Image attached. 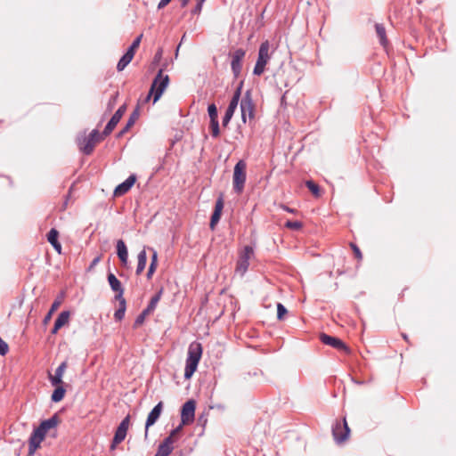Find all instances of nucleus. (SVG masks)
Returning <instances> with one entry per match:
<instances>
[{
	"label": "nucleus",
	"mask_w": 456,
	"mask_h": 456,
	"mask_svg": "<svg viewBox=\"0 0 456 456\" xmlns=\"http://www.w3.org/2000/svg\"><path fill=\"white\" fill-rule=\"evenodd\" d=\"M161 55V52H159L158 54H155V57H159Z\"/></svg>",
	"instance_id": "55"
},
{
	"label": "nucleus",
	"mask_w": 456,
	"mask_h": 456,
	"mask_svg": "<svg viewBox=\"0 0 456 456\" xmlns=\"http://www.w3.org/2000/svg\"><path fill=\"white\" fill-rule=\"evenodd\" d=\"M67 367L68 363L66 361H64L57 367V369L55 370V373L53 375L49 373L48 378L52 386L64 385L62 378Z\"/></svg>",
	"instance_id": "19"
},
{
	"label": "nucleus",
	"mask_w": 456,
	"mask_h": 456,
	"mask_svg": "<svg viewBox=\"0 0 456 456\" xmlns=\"http://www.w3.org/2000/svg\"><path fill=\"white\" fill-rule=\"evenodd\" d=\"M242 86L243 81L240 83L235 92L233 93V95L229 102L228 108L226 109L225 114L223 118L222 123L224 126H226L229 124L234 114L235 110L237 109L241 95Z\"/></svg>",
	"instance_id": "7"
},
{
	"label": "nucleus",
	"mask_w": 456,
	"mask_h": 456,
	"mask_svg": "<svg viewBox=\"0 0 456 456\" xmlns=\"http://www.w3.org/2000/svg\"><path fill=\"white\" fill-rule=\"evenodd\" d=\"M161 55V52H159L158 54H155V57H159Z\"/></svg>",
	"instance_id": "56"
},
{
	"label": "nucleus",
	"mask_w": 456,
	"mask_h": 456,
	"mask_svg": "<svg viewBox=\"0 0 456 456\" xmlns=\"http://www.w3.org/2000/svg\"><path fill=\"white\" fill-rule=\"evenodd\" d=\"M254 256V249L251 246H245L240 252L239 257L236 263V273L240 276H243L248 269L249 260Z\"/></svg>",
	"instance_id": "6"
},
{
	"label": "nucleus",
	"mask_w": 456,
	"mask_h": 456,
	"mask_svg": "<svg viewBox=\"0 0 456 456\" xmlns=\"http://www.w3.org/2000/svg\"><path fill=\"white\" fill-rule=\"evenodd\" d=\"M171 2V0H160V2L158 4V9H162L164 8L165 6H167L169 3Z\"/></svg>",
	"instance_id": "46"
},
{
	"label": "nucleus",
	"mask_w": 456,
	"mask_h": 456,
	"mask_svg": "<svg viewBox=\"0 0 456 456\" xmlns=\"http://www.w3.org/2000/svg\"><path fill=\"white\" fill-rule=\"evenodd\" d=\"M69 312L63 311L58 315V317L56 318V320L54 322V324L58 327L61 328L69 322Z\"/></svg>",
	"instance_id": "30"
},
{
	"label": "nucleus",
	"mask_w": 456,
	"mask_h": 456,
	"mask_svg": "<svg viewBox=\"0 0 456 456\" xmlns=\"http://www.w3.org/2000/svg\"><path fill=\"white\" fill-rule=\"evenodd\" d=\"M99 261H100V257H99V256L95 257V258L92 261V263H91V267H93V266H94L95 265H97Z\"/></svg>",
	"instance_id": "49"
},
{
	"label": "nucleus",
	"mask_w": 456,
	"mask_h": 456,
	"mask_svg": "<svg viewBox=\"0 0 456 456\" xmlns=\"http://www.w3.org/2000/svg\"><path fill=\"white\" fill-rule=\"evenodd\" d=\"M247 163L240 159L234 166L233 175H232V187L233 191L237 194L242 193L245 187V183L247 179Z\"/></svg>",
	"instance_id": "4"
},
{
	"label": "nucleus",
	"mask_w": 456,
	"mask_h": 456,
	"mask_svg": "<svg viewBox=\"0 0 456 456\" xmlns=\"http://www.w3.org/2000/svg\"><path fill=\"white\" fill-rule=\"evenodd\" d=\"M162 410H163V403L159 402L150 411V413L147 417V419H146V423H145V433H144L145 438L148 437L149 428L157 422V420L159 419V418L161 415Z\"/></svg>",
	"instance_id": "16"
},
{
	"label": "nucleus",
	"mask_w": 456,
	"mask_h": 456,
	"mask_svg": "<svg viewBox=\"0 0 456 456\" xmlns=\"http://www.w3.org/2000/svg\"><path fill=\"white\" fill-rule=\"evenodd\" d=\"M116 300L118 302V308L114 313V318L117 322H120L125 317V313L126 310V301L125 297Z\"/></svg>",
	"instance_id": "25"
},
{
	"label": "nucleus",
	"mask_w": 456,
	"mask_h": 456,
	"mask_svg": "<svg viewBox=\"0 0 456 456\" xmlns=\"http://www.w3.org/2000/svg\"><path fill=\"white\" fill-rule=\"evenodd\" d=\"M302 226H303V224H302V223L300 221L288 220L285 223V227L286 228H289V229L294 230V231H297V230L301 229Z\"/></svg>",
	"instance_id": "38"
},
{
	"label": "nucleus",
	"mask_w": 456,
	"mask_h": 456,
	"mask_svg": "<svg viewBox=\"0 0 456 456\" xmlns=\"http://www.w3.org/2000/svg\"><path fill=\"white\" fill-rule=\"evenodd\" d=\"M106 135L100 134L97 129H94L88 136H78L77 139L80 151L85 155H90L95 147V144L104 139Z\"/></svg>",
	"instance_id": "3"
},
{
	"label": "nucleus",
	"mask_w": 456,
	"mask_h": 456,
	"mask_svg": "<svg viewBox=\"0 0 456 456\" xmlns=\"http://www.w3.org/2000/svg\"><path fill=\"white\" fill-rule=\"evenodd\" d=\"M375 29H376L377 36L379 39L380 45L382 46L386 47L387 45V38L385 27L383 26V24L376 23Z\"/></svg>",
	"instance_id": "26"
},
{
	"label": "nucleus",
	"mask_w": 456,
	"mask_h": 456,
	"mask_svg": "<svg viewBox=\"0 0 456 456\" xmlns=\"http://www.w3.org/2000/svg\"><path fill=\"white\" fill-rule=\"evenodd\" d=\"M155 270L149 267L147 272V279L151 280L152 278V275L154 274Z\"/></svg>",
	"instance_id": "47"
},
{
	"label": "nucleus",
	"mask_w": 456,
	"mask_h": 456,
	"mask_svg": "<svg viewBox=\"0 0 456 456\" xmlns=\"http://www.w3.org/2000/svg\"><path fill=\"white\" fill-rule=\"evenodd\" d=\"M175 442V438L171 436L170 435L167 436L163 442L159 444V446H163L166 449H171L173 451V444Z\"/></svg>",
	"instance_id": "36"
},
{
	"label": "nucleus",
	"mask_w": 456,
	"mask_h": 456,
	"mask_svg": "<svg viewBox=\"0 0 456 456\" xmlns=\"http://www.w3.org/2000/svg\"><path fill=\"white\" fill-rule=\"evenodd\" d=\"M403 338H404L405 340H407V338H407V336H406L405 334H403Z\"/></svg>",
	"instance_id": "58"
},
{
	"label": "nucleus",
	"mask_w": 456,
	"mask_h": 456,
	"mask_svg": "<svg viewBox=\"0 0 456 456\" xmlns=\"http://www.w3.org/2000/svg\"><path fill=\"white\" fill-rule=\"evenodd\" d=\"M350 428L347 425L346 419H343V423L336 421L332 426V436L337 444H342L346 441L349 437Z\"/></svg>",
	"instance_id": "8"
},
{
	"label": "nucleus",
	"mask_w": 456,
	"mask_h": 456,
	"mask_svg": "<svg viewBox=\"0 0 456 456\" xmlns=\"http://www.w3.org/2000/svg\"><path fill=\"white\" fill-rule=\"evenodd\" d=\"M117 255L124 266L128 264V251L123 240H118L116 244Z\"/></svg>",
	"instance_id": "21"
},
{
	"label": "nucleus",
	"mask_w": 456,
	"mask_h": 456,
	"mask_svg": "<svg viewBox=\"0 0 456 456\" xmlns=\"http://www.w3.org/2000/svg\"><path fill=\"white\" fill-rule=\"evenodd\" d=\"M184 425L185 424H183L181 422V424L178 427H176L175 428H174L169 435L176 439V436H178L182 432L183 427Z\"/></svg>",
	"instance_id": "44"
},
{
	"label": "nucleus",
	"mask_w": 456,
	"mask_h": 456,
	"mask_svg": "<svg viewBox=\"0 0 456 456\" xmlns=\"http://www.w3.org/2000/svg\"><path fill=\"white\" fill-rule=\"evenodd\" d=\"M61 328L56 326L55 324L53 325V328L52 330V334H56L58 332V330H60Z\"/></svg>",
	"instance_id": "51"
},
{
	"label": "nucleus",
	"mask_w": 456,
	"mask_h": 456,
	"mask_svg": "<svg viewBox=\"0 0 456 456\" xmlns=\"http://www.w3.org/2000/svg\"><path fill=\"white\" fill-rule=\"evenodd\" d=\"M283 209H284L285 211L289 212V213H295V209L290 208H289V207H287V206H283Z\"/></svg>",
	"instance_id": "50"
},
{
	"label": "nucleus",
	"mask_w": 456,
	"mask_h": 456,
	"mask_svg": "<svg viewBox=\"0 0 456 456\" xmlns=\"http://www.w3.org/2000/svg\"><path fill=\"white\" fill-rule=\"evenodd\" d=\"M196 403L194 400L187 401L182 407L181 422L189 425L193 422L195 415Z\"/></svg>",
	"instance_id": "12"
},
{
	"label": "nucleus",
	"mask_w": 456,
	"mask_h": 456,
	"mask_svg": "<svg viewBox=\"0 0 456 456\" xmlns=\"http://www.w3.org/2000/svg\"><path fill=\"white\" fill-rule=\"evenodd\" d=\"M169 84L168 75H164L163 69H160L154 77L147 99L153 96V103L157 102L161 97L162 94L166 90Z\"/></svg>",
	"instance_id": "2"
},
{
	"label": "nucleus",
	"mask_w": 456,
	"mask_h": 456,
	"mask_svg": "<svg viewBox=\"0 0 456 456\" xmlns=\"http://www.w3.org/2000/svg\"><path fill=\"white\" fill-rule=\"evenodd\" d=\"M305 186L308 188V190L315 196L320 197L321 196V189L317 183H315L312 180H307L305 182Z\"/></svg>",
	"instance_id": "32"
},
{
	"label": "nucleus",
	"mask_w": 456,
	"mask_h": 456,
	"mask_svg": "<svg viewBox=\"0 0 456 456\" xmlns=\"http://www.w3.org/2000/svg\"><path fill=\"white\" fill-rule=\"evenodd\" d=\"M45 432L42 430L39 427L35 428L28 439V456H34L36 451L40 447L41 443L45 438Z\"/></svg>",
	"instance_id": "10"
},
{
	"label": "nucleus",
	"mask_w": 456,
	"mask_h": 456,
	"mask_svg": "<svg viewBox=\"0 0 456 456\" xmlns=\"http://www.w3.org/2000/svg\"><path fill=\"white\" fill-rule=\"evenodd\" d=\"M129 129H126V126L120 131L119 133V136L122 135L123 134H125L126 132H127Z\"/></svg>",
	"instance_id": "54"
},
{
	"label": "nucleus",
	"mask_w": 456,
	"mask_h": 456,
	"mask_svg": "<svg viewBox=\"0 0 456 456\" xmlns=\"http://www.w3.org/2000/svg\"><path fill=\"white\" fill-rule=\"evenodd\" d=\"M134 55L131 54L128 52H126V53L120 58L117 64V69L118 71H122L133 60Z\"/></svg>",
	"instance_id": "28"
},
{
	"label": "nucleus",
	"mask_w": 456,
	"mask_h": 456,
	"mask_svg": "<svg viewBox=\"0 0 456 456\" xmlns=\"http://www.w3.org/2000/svg\"><path fill=\"white\" fill-rule=\"evenodd\" d=\"M172 452L171 449H166L163 446L158 447L155 456H168Z\"/></svg>",
	"instance_id": "41"
},
{
	"label": "nucleus",
	"mask_w": 456,
	"mask_h": 456,
	"mask_svg": "<svg viewBox=\"0 0 456 456\" xmlns=\"http://www.w3.org/2000/svg\"><path fill=\"white\" fill-rule=\"evenodd\" d=\"M8 344L0 338V355H5L8 353Z\"/></svg>",
	"instance_id": "42"
},
{
	"label": "nucleus",
	"mask_w": 456,
	"mask_h": 456,
	"mask_svg": "<svg viewBox=\"0 0 456 456\" xmlns=\"http://www.w3.org/2000/svg\"><path fill=\"white\" fill-rule=\"evenodd\" d=\"M320 340L324 345L330 346L331 347L336 348L338 350L345 351V352H348L349 351V349L346 346V344L341 339H339L338 338L330 336V335H328L326 333H321Z\"/></svg>",
	"instance_id": "15"
},
{
	"label": "nucleus",
	"mask_w": 456,
	"mask_h": 456,
	"mask_svg": "<svg viewBox=\"0 0 456 456\" xmlns=\"http://www.w3.org/2000/svg\"><path fill=\"white\" fill-rule=\"evenodd\" d=\"M202 6H203V3L197 1L196 5L191 10V13L192 14H200L202 10Z\"/></svg>",
	"instance_id": "45"
},
{
	"label": "nucleus",
	"mask_w": 456,
	"mask_h": 456,
	"mask_svg": "<svg viewBox=\"0 0 456 456\" xmlns=\"http://www.w3.org/2000/svg\"><path fill=\"white\" fill-rule=\"evenodd\" d=\"M223 208H224V200H223V197H219L216 201L215 209H214V212L210 218L209 227L211 230H214L216 225L220 221Z\"/></svg>",
	"instance_id": "20"
},
{
	"label": "nucleus",
	"mask_w": 456,
	"mask_h": 456,
	"mask_svg": "<svg viewBox=\"0 0 456 456\" xmlns=\"http://www.w3.org/2000/svg\"><path fill=\"white\" fill-rule=\"evenodd\" d=\"M126 110V104L121 105L117 111L113 114L108 124L106 125L105 128L103 129L102 133L103 135H109L116 127L118 123L120 121L121 118L125 114Z\"/></svg>",
	"instance_id": "14"
},
{
	"label": "nucleus",
	"mask_w": 456,
	"mask_h": 456,
	"mask_svg": "<svg viewBox=\"0 0 456 456\" xmlns=\"http://www.w3.org/2000/svg\"><path fill=\"white\" fill-rule=\"evenodd\" d=\"M202 355V346L200 343L192 342L188 348L185 362L184 378L190 379L196 371L199 362Z\"/></svg>",
	"instance_id": "1"
},
{
	"label": "nucleus",
	"mask_w": 456,
	"mask_h": 456,
	"mask_svg": "<svg viewBox=\"0 0 456 456\" xmlns=\"http://www.w3.org/2000/svg\"><path fill=\"white\" fill-rule=\"evenodd\" d=\"M246 54L245 50L236 49L232 55L231 69L235 78L239 77L241 72V61Z\"/></svg>",
	"instance_id": "13"
},
{
	"label": "nucleus",
	"mask_w": 456,
	"mask_h": 456,
	"mask_svg": "<svg viewBox=\"0 0 456 456\" xmlns=\"http://www.w3.org/2000/svg\"><path fill=\"white\" fill-rule=\"evenodd\" d=\"M151 314L150 312H146V309H144L135 319L134 322V328H138L141 326L144 321L147 315Z\"/></svg>",
	"instance_id": "33"
},
{
	"label": "nucleus",
	"mask_w": 456,
	"mask_h": 456,
	"mask_svg": "<svg viewBox=\"0 0 456 456\" xmlns=\"http://www.w3.org/2000/svg\"><path fill=\"white\" fill-rule=\"evenodd\" d=\"M157 266H158V263H154V262L151 261V264H150V266H149L150 268L154 269L156 271Z\"/></svg>",
	"instance_id": "53"
},
{
	"label": "nucleus",
	"mask_w": 456,
	"mask_h": 456,
	"mask_svg": "<svg viewBox=\"0 0 456 456\" xmlns=\"http://www.w3.org/2000/svg\"><path fill=\"white\" fill-rule=\"evenodd\" d=\"M209 128L211 130V134L213 137L216 138L219 136L220 129L218 120L210 121Z\"/></svg>",
	"instance_id": "34"
},
{
	"label": "nucleus",
	"mask_w": 456,
	"mask_h": 456,
	"mask_svg": "<svg viewBox=\"0 0 456 456\" xmlns=\"http://www.w3.org/2000/svg\"><path fill=\"white\" fill-rule=\"evenodd\" d=\"M161 55V52H159L158 54H155V57H159Z\"/></svg>",
	"instance_id": "57"
},
{
	"label": "nucleus",
	"mask_w": 456,
	"mask_h": 456,
	"mask_svg": "<svg viewBox=\"0 0 456 456\" xmlns=\"http://www.w3.org/2000/svg\"><path fill=\"white\" fill-rule=\"evenodd\" d=\"M54 387H55V389L53 390V392L52 394L51 400L53 403H58V402H61L64 398L66 389L64 388V385H57Z\"/></svg>",
	"instance_id": "27"
},
{
	"label": "nucleus",
	"mask_w": 456,
	"mask_h": 456,
	"mask_svg": "<svg viewBox=\"0 0 456 456\" xmlns=\"http://www.w3.org/2000/svg\"><path fill=\"white\" fill-rule=\"evenodd\" d=\"M136 181L135 175H130L123 183L118 184L114 190V196L120 197L125 195L133 187Z\"/></svg>",
	"instance_id": "17"
},
{
	"label": "nucleus",
	"mask_w": 456,
	"mask_h": 456,
	"mask_svg": "<svg viewBox=\"0 0 456 456\" xmlns=\"http://www.w3.org/2000/svg\"><path fill=\"white\" fill-rule=\"evenodd\" d=\"M350 246H351V248H352V249L354 251V254L355 257L358 260H362V254L360 248L354 243H351Z\"/></svg>",
	"instance_id": "43"
},
{
	"label": "nucleus",
	"mask_w": 456,
	"mask_h": 456,
	"mask_svg": "<svg viewBox=\"0 0 456 456\" xmlns=\"http://www.w3.org/2000/svg\"><path fill=\"white\" fill-rule=\"evenodd\" d=\"M269 50V41L266 40L260 45L257 60L253 70L254 75L260 76L265 72V66L268 63L269 60L271 59Z\"/></svg>",
	"instance_id": "5"
},
{
	"label": "nucleus",
	"mask_w": 456,
	"mask_h": 456,
	"mask_svg": "<svg viewBox=\"0 0 456 456\" xmlns=\"http://www.w3.org/2000/svg\"><path fill=\"white\" fill-rule=\"evenodd\" d=\"M107 280L110 289L116 293L114 297L115 299H120L124 297V289L121 285V282L115 276V274L112 273H109L107 275Z\"/></svg>",
	"instance_id": "18"
},
{
	"label": "nucleus",
	"mask_w": 456,
	"mask_h": 456,
	"mask_svg": "<svg viewBox=\"0 0 456 456\" xmlns=\"http://www.w3.org/2000/svg\"><path fill=\"white\" fill-rule=\"evenodd\" d=\"M152 252H153V254H152L151 261L154 262V263H158V254L154 249H152Z\"/></svg>",
	"instance_id": "48"
},
{
	"label": "nucleus",
	"mask_w": 456,
	"mask_h": 456,
	"mask_svg": "<svg viewBox=\"0 0 456 456\" xmlns=\"http://www.w3.org/2000/svg\"><path fill=\"white\" fill-rule=\"evenodd\" d=\"M241 119L244 123L247 121V117L250 119L254 118L255 104L253 102L250 91H247L240 101Z\"/></svg>",
	"instance_id": "9"
},
{
	"label": "nucleus",
	"mask_w": 456,
	"mask_h": 456,
	"mask_svg": "<svg viewBox=\"0 0 456 456\" xmlns=\"http://www.w3.org/2000/svg\"><path fill=\"white\" fill-rule=\"evenodd\" d=\"M61 419L57 413L53 414L51 418L43 420L39 424V428L45 432V434L52 428H55L60 423Z\"/></svg>",
	"instance_id": "22"
},
{
	"label": "nucleus",
	"mask_w": 456,
	"mask_h": 456,
	"mask_svg": "<svg viewBox=\"0 0 456 456\" xmlns=\"http://www.w3.org/2000/svg\"><path fill=\"white\" fill-rule=\"evenodd\" d=\"M286 314H287L286 307L281 303H278L277 304V318H278V320H282Z\"/></svg>",
	"instance_id": "40"
},
{
	"label": "nucleus",
	"mask_w": 456,
	"mask_h": 456,
	"mask_svg": "<svg viewBox=\"0 0 456 456\" xmlns=\"http://www.w3.org/2000/svg\"><path fill=\"white\" fill-rule=\"evenodd\" d=\"M146 263H147V254H146L145 249L143 248L142 250H141L138 253V256H137V266H136V270H135L136 275H140L143 272V270L145 269V266H146Z\"/></svg>",
	"instance_id": "24"
},
{
	"label": "nucleus",
	"mask_w": 456,
	"mask_h": 456,
	"mask_svg": "<svg viewBox=\"0 0 456 456\" xmlns=\"http://www.w3.org/2000/svg\"><path fill=\"white\" fill-rule=\"evenodd\" d=\"M130 424V416H126L117 428L114 437L111 442L110 449L114 450L118 444L123 442L126 436L127 429Z\"/></svg>",
	"instance_id": "11"
},
{
	"label": "nucleus",
	"mask_w": 456,
	"mask_h": 456,
	"mask_svg": "<svg viewBox=\"0 0 456 456\" xmlns=\"http://www.w3.org/2000/svg\"><path fill=\"white\" fill-rule=\"evenodd\" d=\"M190 0H179L181 6L185 7Z\"/></svg>",
	"instance_id": "52"
},
{
	"label": "nucleus",
	"mask_w": 456,
	"mask_h": 456,
	"mask_svg": "<svg viewBox=\"0 0 456 456\" xmlns=\"http://www.w3.org/2000/svg\"><path fill=\"white\" fill-rule=\"evenodd\" d=\"M59 232L52 228L47 233V240L53 247V248L60 254L61 252V245L58 241Z\"/></svg>",
	"instance_id": "23"
},
{
	"label": "nucleus",
	"mask_w": 456,
	"mask_h": 456,
	"mask_svg": "<svg viewBox=\"0 0 456 456\" xmlns=\"http://www.w3.org/2000/svg\"><path fill=\"white\" fill-rule=\"evenodd\" d=\"M208 112L210 121L218 120L217 119V108L214 103L208 105Z\"/></svg>",
	"instance_id": "37"
},
{
	"label": "nucleus",
	"mask_w": 456,
	"mask_h": 456,
	"mask_svg": "<svg viewBox=\"0 0 456 456\" xmlns=\"http://www.w3.org/2000/svg\"><path fill=\"white\" fill-rule=\"evenodd\" d=\"M61 303L60 301L55 300L48 312V314L44 318V322L46 323L52 317V314L59 308Z\"/></svg>",
	"instance_id": "35"
},
{
	"label": "nucleus",
	"mask_w": 456,
	"mask_h": 456,
	"mask_svg": "<svg viewBox=\"0 0 456 456\" xmlns=\"http://www.w3.org/2000/svg\"><path fill=\"white\" fill-rule=\"evenodd\" d=\"M140 117V108L137 106L130 114L129 118L126 125V129H130Z\"/></svg>",
	"instance_id": "31"
},
{
	"label": "nucleus",
	"mask_w": 456,
	"mask_h": 456,
	"mask_svg": "<svg viewBox=\"0 0 456 456\" xmlns=\"http://www.w3.org/2000/svg\"><path fill=\"white\" fill-rule=\"evenodd\" d=\"M161 295H162V290H159V292H157L150 300L147 307L145 308L146 309V312H150L151 314L154 312V310L156 309V306L158 305V303L159 302L160 298H161Z\"/></svg>",
	"instance_id": "29"
},
{
	"label": "nucleus",
	"mask_w": 456,
	"mask_h": 456,
	"mask_svg": "<svg viewBox=\"0 0 456 456\" xmlns=\"http://www.w3.org/2000/svg\"><path fill=\"white\" fill-rule=\"evenodd\" d=\"M142 35H140L139 37H137L134 42L132 43V45L129 46V48L127 49L126 52L130 53L131 54L134 55V52L136 50V48L139 47V45H140V42H141V39H142Z\"/></svg>",
	"instance_id": "39"
}]
</instances>
